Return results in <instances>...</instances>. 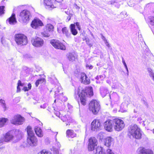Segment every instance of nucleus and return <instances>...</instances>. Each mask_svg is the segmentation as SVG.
I'll return each mask as SVG.
<instances>
[{"label": "nucleus", "mask_w": 154, "mask_h": 154, "mask_svg": "<svg viewBox=\"0 0 154 154\" xmlns=\"http://www.w3.org/2000/svg\"><path fill=\"white\" fill-rule=\"evenodd\" d=\"M60 119L63 122H67L68 123L71 122L72 120L71 118L68 115L61 116Z\"/></svg>", "instance_id": "22"}, {"label": "nucleus", "mask_w": 154, "mask_h": 154, "mask_svg": "<svg viewBox=\"0 0 154 154\" xmlns=\"http://www.w3.org/2000/svg\"><path fill=\"white\" fill-rule=\"evenodd\" d=\"M75 8L77 10H79L80 9V7L78 6L77 5H75Z\"/></svg>", "instance_id": "63"}, {"label": "nucleus", "mask_w": 154, "mask_h": 154, "mask_svg": "<svg viewBox=\"0 0 154 154\" xmlns=\"http://www.w3.org/2000/svg\"><path fill=\"white\" fill-rule=\"evenodd\" d=\"M106 45L109 48H110V45L109 43L108 42L107 40L104 42Z\"/></svg>", "instance_id": "57"}, {"label": "nucleus", "mask_w": 154, "mask_h": 154, "mask_svg": "<svg viewBox=\"0 0 154 154\" xmlns=\"http://www.w3.org/2000/svg\"><path fill=\"white\" fill-rule=\"evenodd\" d=\"M128 106L127 104H126V103H122L121 104L120 109L119 110V111L122 112H126L127 110Z\"/></svg>", "instance_id": "28"}, {"label": "nucleus", "mask_w": 154, "mask_h": 154, "mask_svg": "<svg viewBox=\"0 0 154 154\" xmlns=\"http://www.w3.org/2000/svg\"><path fill=\"white\" fill-rule=\"evenodd\" d=\"M26 129L28 135L27 139L28 143L31 146H36L37 144V140L34 135L31 127L28 126Z\"/></svg>", "instance_id": "2"}, {"label": "nucleus", "mask_w": 154, "mask_h": 154, "mask_svg": "<svg viewBox=\"0 0 154 154\" xmlns=\"http://www.w3.org/2000/svg\"><path fill=\"white\" fill-rule=\"evenodd\" d=\"M43 36L45 37H48L50 36V35L49 33H46V32L43 33L42 34Z\"/></svg>", "instance_id": "55"}, {"label": "nucleus", "mask_w": 154, "mask_h": 154, "mask_svg": "<svg viewBox=\"0 0 154 154\" xmlns=\"http://www.w3.org/2000/svg\"><path fill=\"white\" fill-rule=\"evenodd\" d=\"M45 81V79L44 78H40L37 80L35 83L36 87H38L39 84L42 83Z\"/></svg>", "instance_id": "35"}, {"label": "nucleus", "mask_w": 154, "mask_h": 154, "mask_svg": "<svg viewBox=\"0 0 154 154\" xmlns=\"http://www.w3.org/2000/svg\"><path fill=\"white\" fill-rule=\"evenodd\" d=\"M62 31L63 33L66 38H71V34L69 32L68 29L66 27H64L62 28Z\"/></svg>", "instance_id": "21"}, {"label": "nucleus", "mask_w": 154, "mask_h": 154, "mask_svg": "<svg viewBox=\"0 0 154 154\" xmlns=\"http://www.w3.org/2000/svg\"><path fill=\"white\" fill-rule=\"evenodd\" d=\"M5 7L4 6H0V16L3 15L5 13Z\"/></svg>", "instance_id": "44"}, {"label": "nucleus", "mask_w": 154, "mask_h": 154, "mask_svg": "<svg viewBox=\"0 0 154 154\" xmlns=\"http://www.w3.org/2000/svg\"><path fill=\"white\" fill-rule=\"evenodd\" d=\"M54 114L56 116L60 118V113L58 111H55L54 112Z\"/></svg>", "instance_id": "51"}, {"label": "nucleus", "mask_w": 154, "mask_h": 154, "mask_svg": "<svg viewBox=\"0 0 154 154\" xmlns=\"http://www.w3.org/2000/svg\"><path fill=\"white\" fill-rule=\"evenodd\" d=\"M8 119L4 118H0V128L3 127L6 124Z\"/></svg>", "instance_id": "30"}, {"label": "nucleus", "mask_w": 154, "mask_h": 154, "mask_svg": "<svg viewBox=\"0 0 154 154\" xmlns=\"http://www.w3.org/2000/svg\"><path fill=\"white\" fill-rule=\"evenodd\" d=\"M80 89L78 88L76 91L75 92L74 97L75 98L77 97H80L81 103L83 105H85L86 103V93L83 90H81L80 92Z\"/></svg>", "instance_id": "4"}, {"label": "nucleus", "mask_w": 154, "mask_h": 154, "mask_svg": "<svg viewBox=\"0 0 154 154\" xmlns=\"http://www.w3.org/2000/svg\"><path fill=\"white\" fill-rule=\"evenodd\" d=\"M109 4H112L114 3L115 2L114 1H110V2H109Z\"/></svg>", "instance_id": "61"}, {"label": "nucleus", "mask_w": 154, "mask_h": 154, "mask_svg": "<svg viewBox=\"0 0 154 154\" xmlns=\"http://www.w3.org/2000/svg\"><path fill=\"white\" fill-rule=\"evenodd\" d=\"M13 137V136L9 132L7 133L2 138L5 142H9L12 140Z\"/></svg>", "instance_id": "20"}, {"label": "nucleus", "mask_w": 154, "mask_h": 154, "mask_svg": "<svg viewBox=\"0 0 154 154\" xmlns=\"http://www.w3.org/2000/svg\"><path fill=\"white\" fill-rule=\"evenodd\" d=\"M31 42L32 45L36 47H41L43 45L44 43L42 39L37 37L32 38Z\"/></svg>", "instance_id": "10"}, {"label": "nucleus", "mask_w": 154, "mask_h": 154, "mask_svg": "<svg viewBox=\"0 0 154 154\" xmlns=\"http://www.w3.org/2000/svg\"><path fill=\"white\" fill-rule=\"evenodd\" d=\"M51 0H44V5L45 6V8L47 9L53 8L54 5L52 4L51 2Z\"/></svg>", "instance_id": "24"}, {"label": "nucleus", "mask_w": 154, "mask_h": 154, "mask_svg": "<svg viewBox=\"0 0 154 154\" xmlns=\"http://www.w3.org/2000/svg\"><path fill=\"white\" fill-rule=\"evenodd\" d=\"M113 120L114 128L116 131H119L124 128L125 124L122 120L119 119H115Z\"/></svg>", "instance_id": "7"}, {"label": "nucleus", "mask_w": 154, "mask_h": 154, "mask_svg": "<svg viewBox=\"0 0 154 154\" xmlns=\"http://www.w3.org/2000/svg\"><path fill=\"white\" fill-rule=\"evenodd\" d=\"M128 132L134 138L139 139L141 138V131L140 128L136 125H132L130 126L128 128Z\"/></svg>", "instance_id": "1"}, {"label": "nucleus", "mask_w": 154, "mask_h": 154, "mask_svg": "<svg viewBox=\"0 0 154 154\" xmlns=\"http://www.w3.org/2000/svg\"><path fill=\"white\" fill-rule=\"evenodd\" d=\"M15 133L17 134L18 137H21L22 136V132L19 130H17L15 131Z\"/></svg>", "instance_id": "47"}, {"label": "nucleus", "mask_w": 154, "mask_h": 154, "mask_svg": "<svg viewBox=\"0 0 154 154\" xmlns=\"http://www.w3.org/2000/svg\"><path fill=\"white\" fill-rule=\"evenodd\" d=\"M122 62L123 63V64L124 66H125L127 65L126 64V63L125 61V60L124 59V58L123 57H122Z\"/></svg>", "instance_id": "59"}, {"label": "nucleus", "mask_w": 154, "mask_h": 154, "mask_svg": "<svg viewBox=\"0 0 154 154\" xmlns=\"http://www.w3.org/2000/svg\"><path fill=\"white\" fill-rule=\"evenodd\" d=\"M44 26L42 21L38 18L34 19L32 22L31 24V27L35 29H37L40 26Z\"/></svg>", "instance_id": "14"}, {"label": "nucleus", "mask_w": 154, "mask_h": 154, "mask_svg": "<svg viewBox=\"0 0 154 154\" xmlns=\"http://www.w3.org/2000/svg\"><path fill=\"white\" fill-rule=\"evenodd\" d=\"M81 82L85 84H88L90 83V79L87 77L86 75L84 73L81 74Z\"/></svg>", "instance_id": "17"}, {"label": "nucleus", "mask_w": 154, "mask_h": 154, "mask_svg": "<svg viewBox=\"0 0 154 154\" xmlns=\"http://www.w3.org/2000/svg\"><path fill=\"white\" fill-rule=\"evenodd\" d=\"M18 85L17 86V92H19L20 91V89L19 87L20 86H23V83H21V81L20 80H19L18 81V82L17 83Z\"/></svg>", "instance_id": "43"}, {"label": "nucleus", "mask_w": 154, "mask_h": 154, "mask_svg": "<svg viewBox=\"0 0 154 154\" xmlns=\"http://www.w3.org/2000/svg\"><path fill=\"white\" fill-rule=\"evenodd\" d=\"M54 133L56 134V135L55 137V140H56V146L57 147V149H59L60 148L61 146V145L60 144V143L57 141V139L56 138L57 135L58 134V132H56Z\"/></svg>", "instance_id": "42"}, {"label": "nucleus", "mask_w": 154, "mask_h": 154, "mask_svg": "<svg viewBox=\"0 0 154 154\" xmlns=\"http://www.w3.org/2000/svg\"><path fill=\"white\" fill-rule=\"evenodd\" d=\"M105 76L104 75H100L99 76H97L96 77V79H97L99 81V80H100V81H102L103 79L105 78ZM96 82L97 83H100V82H98V81H96Z\"/></svg>", "instance_id": "41"}, {"label": "nucleus", "mask_w": 154, "mask_h": 154, "mask_svg": "<svg viewBox=\"0 0 154 154\" xmlns=\"http://www.w3.org/2000/svg\"><path fill=\"white\" fill-rule=\"evenodd\" d=\"M106 154H115L113 152H112L110 149H108L107 150L106 152Z\"/></svg>", "instance_id": "50"}, {"label": "nucleus", "mask_w": 154, "mask_h": 154, "mask_svg": "<svg viewBox=\"0 0 154 154\" xmlns=\"http://www.w3.org/2000/svg\"><path fill=\"white\" fill-rule=\"evenodd\" d=\"M50 43L55 48L61 50H65V46L59 40L56 39H52L50 41Z\"/></svg>", "instance_id": "9"}, {"label": "nucleus", "mask_w": 154, "mask_h": 154, "mask_svg": "<svg viewBox=\"0 0 154 154\" xmlns=\"http://www.w3.org/2000/svg\"><path fill=\"white\" fill-rule=\"evenodd\" d=\"M147 71L150 76L152 77L153 80L154 81V73L152 69L150 68H148Z\"/></svg>", "instance_id": "36"}, {"label": "nucleus", "mask_w": 154, "mask_h": 154, "mask_svg": "<svg viewBox=\"0 0 154 154\" xmlns=\"http://www.w3.org/2000/svg\"><path fill=\"white\" fill-rule=\"evenodd\" d=\"M0 103L1 104L2 107L4 109V111H5L8 109V108L6 106L5 101L4 100L2 99L0 100Z\"/></svg>", "instance_id": "34"}, {"label": "nucleus", "mask_w": 154, "mask_h": 154, "mask_svg": "<svg viewBox=\"0 0 154 154\" xmlns=\"http://www.w3.org/2000/svg\"><path fill=\"white\" fill-rule=\"evenodd\" d=\"M125 67L127 70V74L128 75V69L127 65L125 66Z\"/></svg>", "instance_id": "60"}, {"label": "nucleus", "mask_w": 154, "mask_h": 154, "mask_svg": "<svg viewBox=\"0 0 154 154\" xmlns=\"http://www.w3.org/2000/svg\"><path fill=\"white\" fill-rule=\"evenodd\" d=\"M86 43L90 47H91L92 46V44L90 43V40L89 38H85Z\"/></svg>", "instance_id": "48"}, {"label": "nucleus", "mask_w": 154, "mask_h": 154, "mask_svg": "<svg viewBox=\"0 0 154 154\" xmlns=\"http://www.w3.org/2000/svg\"><path fill=\"white\" fill-rule=\"evenodd\" d=\"M149 23L154 26V17L152 16H150L149 17Z\"/></svg>", "instance_id": "45"}, {"label": "nucleus", "mask_w": 154, "mask_h": 154, "mask_svg": "<svg viewBox=\"0 0 154 154\" xmlns=\"http://www.w3.org/2000/svg\"><path fill=\"white\" fill-rule=\"evenodd\" d=\"M14 40L18 45L23 46L28 43L27 37L22 34H16L14 35Z\"/></svg>", "instance_id": "3"}, {"label": "nucleus", "mask_w": 154, "mask_h": 154, "mask_svg": "<svg viewBox=\"0 0 154 154\" xmlns=\"http://www.w3.org/2000/svg\"><path fill=\"white\" fill-rule=\"evenodd\" d=\"M105 129L107 131L111 132L113 131L114 127V120L108 119L104 123Z\"/></svg>", "instance_id": "12"}, {"label": "nucleus", "mask_w": 154, "mask_h": 154, "mask_svg": "<svg viewBox=\"0 0 154 154\" xmlns=\"http://www.w3.org/2000/svg\"><path fill=\"white\" fill-rule=\"evenodd\" d=\"M35 131L36 134L39 137H42L43 136V134L40 128L36 126L35 128Z\"/></svg>", "instance_id": "25"}, {"label": "nucleus", "mask_w": 154, "mask_h": 154, "mask_svg": "<svg viewBox=\"0 0 154 154\" xmlns=\"http://www.w3.org/2000/svg\"><path fill=\"white\" fill-rule=\"evenodd\" d=\"M110 99L114 102H117L119 101V97L116 92H113L110 95Z\"/></svg>", "instance_id": "19"}, {"label": "nucleus", "mask_w": 154, "mask_h": 154, "mask_svg": "<svg viewBox=\"0 0 154 154\" xmlns=\"http://www.w3.org/2000/svg\"><path fill=\"white\" fill-rule=\"evenodd\" d=\"M89 110L94 114H97L100 108L99 102L95 100L91 101L89 104Z\"/></svg>", "instance_id": "5"}, {"label": "nucleus", "mask_w": 154, "mask_h": 154, "mask_svg": "<svg viewBox=\"0 0 154 154\" xmlns=\"http://www.w3.org/2000/svg\"><path fill=\"white\" fill-rule=\"evenodd\" d=\"M74 24H75V26H76L77 28L79 30H80L81 27L79 25V22H76Z\"/></svg>", "instance_id": "53"}, {"label": "nucleus", "mask_w": 154, "mask_h": 154, "mask_svg": "<svg viewBox=\"0 0 154 154\" xmlns=\"http://www.w3.org/2000/svg\"><path fill=\"white\" fill-rule=\"evenodd\" d=\"M113 139L111 137H108L105 139L104 144L107 147L110 146L113 143Z\"/></svg>", "instance_id": "18"}, {"label": "nucleus", "mask_w": 154, "mask_h": 154, "mask_svg": "<svg viewBox=\"0 0 154 154\" xmlns=\"http://www.w3.org/2000/svg\"><path fill=\"white\" fill-rule=\"evenodd\" d=\"M24 69L23 70L22 72V73H24L25 72H26V73H29V70L28 69H29L27 67H25Z\"/></svg>", "instance_id": "52"}, {"label": "nucleus", "mask_w": 154, "mask_h": 154, "mask_svg": "<svg viewBox=\"0 0 154 154\" xmlns=\"http://www.w3.org/2000/svg\"><path fill=\"white\" fill-rule=\"evenodd\" d=\"M28 87H24L23 88V90L24 91H27L31 89L32 86L31 84L29 83L28 85Z\"/></svg>", "instance_id": "46"}, {"label": "nucleus", "mask_w": 154, "mask_h": 154, "mask_svg": "<svg viewBox=\"0 0 154 154\" xmlns=\"http://www.w3.org/2000/svg\"><path fill=\"white\" fill-rule=\"evenodd\" d=\"M94 152L95 154H106L104 153L103 148L100 146L97 147Z\"/></svg>", "instance_id": "31"}, {"label": "nucleus", "mask_w": 154, "mask_h": 154, "mask_svg": "<svg viewBox=\"0 0 154 154\" xmlns=\"http://www.w3.org/2000/svg\"><path fill=\"white\" fill-rule=\"evenodd\" d=\"M30 13L27 10H24L19 14L20 19H21L23 23H26L29 20Z\"/></svg>", "instance_id": "8"}, {"label": "nucleus", "mask_w": 154, "mask_h": 154, "mask_svg": "<svg viewBox=\"0 0 154 154\" xmlns=\"http://www.w3.org/2000/svg\"><path fill=\"white\" fill-rule=\"evenodd\" d=\"M67 58L70 61H73L77 58V55L75 53H69L67 55Z\"/></svg>", "instance_id": "26"}, {"label": "nucleus", "mask_w": 154, "mask_h": 154, "mask_svg": "<svg viewBox=\"0 0 154 154\" xmlns=\"http://www.w3.org/2000/svg\"><path fill=\"white\" fill-rule=\"evenodd\" d=\"M138 154H153L152 151L149 149H146L141 147L138 149L137 151Z\"/></svg>", "instance_id": "15"}, {"label": "nucleus", "mask_w": 154, "mask_h": 154, "mask_svg": "<svg viewBox=\"0 0 154 154\" xmlns=\"http://www.w3.org/2000/svg\"><path fill=\"white\" fill-rule=\"evenodd\" d=\"M131 102V100L130 98L129 97H127L125 98V101L124 103H126V104H127L128 106V104H130Z\"/></svg>", "instance_id": "49"}, {"label": "nucleus", "mask_w": 154, "mask_h": 154, "mask_svg": "<svg viewBox=\"0 0 154 154\" xmlns=\"http://www.w3.org/2000/svg\"><path fill=\"white\" fill-rule=\"evenodd\" d=\"M66 137L73 138L76 137V134L74 131L72 130L68 129L66 131Z\"/></svg>", "instance_id": "27"}, {"label": "nucleus", "mask_w": 154, "mask_h": 154, "mask_svg": "<svg viewBox=\"0 0 154 154\" xmlns=\"http://www.w3.org/2000/svg\"><path fill=\"white\" fill-rule=\"evenodd\" d=\"M101 126V123L98 119L94 120L91 123V129L92 131H96L99 130Z\"/></svg>", "instance_id": "13"}, {"label": "nucleus", "mask_w": 154, "mask_h": 154, "mask_svg": "<svg viewBox=\"0 0 154 154\" xmlns=\"http://www.w3.org/2000/svg\"><path fill=\"white\" fill-rule=\"evenodd\" d=\"M50 78L51 79H53V80H54V79H56V78H55V76H52L51 77H50Z\"/></svg>", "instance_id": "64"}, {"label": "nucleus", "mask_w": 154, "mask_h": 154, "mask_svg": "<svg viewBox=\"0 0 154 154\" xmlns=\"http://www.w3.org/2000/svg\"><path fill=\"white\" fill-rule=\"evenodd\" d=\"M97 139L94 137H91L88 140V149L90 151H93L94 148L97 146Z\"/></svg>", "instance_id": "11"}, {"label": "nucleus", "mask_w": 154, "mask_h": 154, "mask_svg": "<svg viewBox=\"0 0 154 154\" xmlns=\"http://www.w3.org/2000/svg\"><path fill=\"white\" fill-rule=\"evenodd\" d=\"M24 118L20 115L14 116L11 119L10 122L13 124L18 125H21L25 122Z\"/></svg>", "instance_id": "6"}, {"label": "nucleus", "mask_w": 154, "mask_h": 154, "mask_svg": "<svg viewBox=\"0 0 154 154\" xmlns=\"http://www.w3.org/2000/svg\"><path fill=\"white\" fill-rule=\"evenodd\" d=\"M70 29L72 34L74 35H76L78 33V32L75 29V24H72L70 26Z\"/></svg>", "instance_id": "29"}, {"label": "nucleus", "mask_w": 154, "mask_h": 154, "mask_svg": "<svg viewBox=\"0 0 154 154\" xmlns=\"http://www.w3.org/2000/svg\"><path fill=\"white\" fill-rule=\"evenodd\" d=\"M47 104L46 103H45L43 104L42 105H41L40 106V107L41 108H42L43 109L45 108L47 106Z\"/></svg>", "instance_id": "56"}, {"label": "nucleus", "mask_w": 154, "mask_h": 154, "mask_svg": "<svg viewBox=\"0 0 154 154\" xmlns=\"http://www.w3.org/2000/svg\"><path fill=\"white\" fill-rule=\"evenodd\" d=\"M100 94L103 97H105L109 93V91L107 88L102 86L100 88Z\"/></svg>", "instance_id": "23"}, {"label": "nucleus", "mask_w": 154, "mask_h": 154, "mask_svg": "<svg viewBox=\"0 0 154 154\" xmlns=\"http://www.w3.org/2000/svg\"><path fill=\"white\" fill-rule=\"evenodd\" d=\"M89 95L91 96L93 95V91L92 88L91 87H90L87 88L86 89Z\"/></svg>", "instance_id": "38"}, {"label": "nucleus", "mask_w": 154, "mask_h": 154, "mask_svg": "<svg viewBox=\"0 0 154 154\" xmlns=\"http://www.w3.org/2000/svg\"><path fill=\"white\" fill-rule=\"evenodd\" d=\"M112 88H119V87L117 86L116 85L115 86L114 85H113L112 86Z\"/></svg>", "instance_id": "62"}, {"label": "nucleus", "mask_w": 154, "mask_h": 154, "mask_svg": "<svg viewBox=\"0 0 154 154\" xmlns=\"http://www.w3.org/2000/svg\"><path fill=\"white\" fill-rule=\"evenodd\" d=\"M4 142L3 139L2 137H1L0 138V151L5 148V146H2L4 144Z\"/></svg>", "instance_id": "40"}, {"label": "nucleus", "mask_w": 154, "mask_h": 154, "mask_svg": "<svg viewBox=\"0 0 154 154\" xmlns=\"http://www.w3.org/2000/svg\"><path fill=\"white\" fill-rule=\"evenodd\" d=\"M17 22L15 15L14 13H13L11 16L6 21L7 24H9L11 25L15 24Z\"/></svg>", "instance_id": "16"}, {"label": "nucleus", "mask_w": 154, "mask_h": 154, "mask_svg": "<svg viewBox=\"0 0 154 154\" xmlns=\"http://www.w3.org/2000/svg\"><path fill=\"white\" fill-rule=\"evenodd\" d=\"M38 154H52V153L50 151L43 149L39 152Z\"/></svg>", "instance_id": "37"}, {"label": "nucleus", "mask_w": 154, "mask_h": 154, "mask_svg": "<svg viewBox=\"0 0 154 154\" xmlns=\"http://www.w3.org/2000/svg\"><path fill=\"white\" fill-rule=\"evenodd\" d=\"M54 28V26L50 23L47 24L45 26V29L49 32L53 31Z\"/></svg>", "instance_id": "32"}, {"label": "nucleus", "mask_w": 154, "mask_h": 154, "mask_svg": "<svg viewBox=\"0 0 154 154\" xmlns=\"http://www.w3.org/2000/svg\"><path fill=\"white\" fill-rule=\"evenodd\" d=\"M53 154H59L58 149H54L53 151Z\"/></svg>", "instance_id": "54"}, {"label": "nucleus", "mask_w": 154, "mask_h": 154, "mask_svg": "<svg viewBox=\"0 0 154 154\" xmlns=\"http://www.w3.org/2000/svg\"><path fill=\"white\" fill-rule=\"evenodd\" d=\"M101 38L104 41V42L105 41H106L107 40L105 37L102 34H101Z\"/></svg>", "instance_id": "58"}, {"label": "nucleus", "mask_w": 154, "mask_h": 154, "mask_svg": "<svg viewBox=\"0 0 154 154\" xmlns=\"http://www.w3.org/2000/svg\"><path fill=\"white\" fill-rule=\"evenodd\" d=\"M61 87L60 86H58V85L56 86V89L54 90L55 93V98L57 97V93L59 92L61 90Z\"/></svg>", "instance_id": "33"}, {"label": "nucleus", "mask_w": 154, "mask_h": 154, "mask_svg": "<svg viewBox=\"0 0 154 154\" xmlns=\"http://www.w3.org/2000/svg\"><path fill=\"white\" fill-rule=\"evenodd\" d=\"M59 97L62 102H65L67 100V98L65 96H63V93L60 94L59 95Z\"/></svg>", "instance_id": "39"}]
</instances>
